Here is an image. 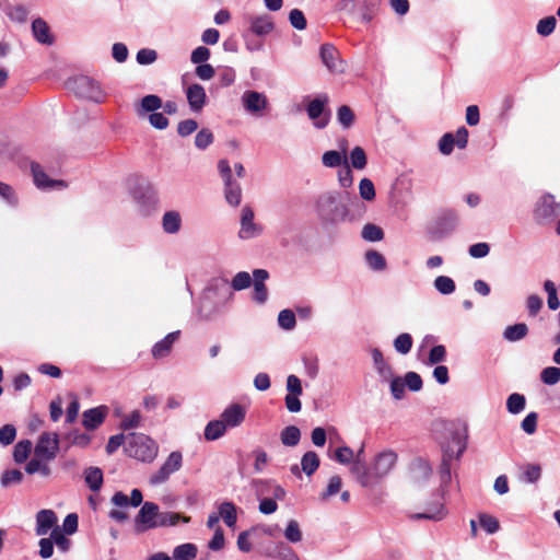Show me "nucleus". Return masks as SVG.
<instances>
[{
  "instance_id": "1",
  "label": "nucleus",
  "mask_w": 560,
  "mask_h": 560,
  "mask_svg": "<svg viewBox=\"0 0 560 560\" xmlns=\"http://www.w3.org/2000/svg\"><path fill=\"white\" fill-rule=\"evenodd\" d=\"M467 447L466 436L459 430L451 431V439L446 443L442 444V462L439 468L440 481H441V497L447 489L448 483L452 480L451 462L453 458L458 459ZM447 511L444 506L442 498L435 499L429 503L423 513H416L411 515L413 520H429V521H441L445 517Z\"/></svg>"
},
{
  "instance_id": "2",
  "label": "nucleus",
  "mask_w": 560,
  "mask_h": 560,
  "mask_svg": "<svg viewBox=\"0 0 560 560\" xmlns=\"http://www.w3.org/2000/svg\"><path fill=\"white\" fill-rule=\"evenodd\" d=\"M350 199L348 192L328 191L317 199L316 208L319 217L331 223L342 222L349 215L345 199Z\"/></svg>"
},
{
  "instance_id": "3",
  "label": "nucleus",
  "mask_w": 560,
  "mask_h": 560,
  "mask_svg": "<svg viewBox=\"0 0 560 560\" xmlns=\"http://www.w3.org/2000/svg\"><path fill=\"white\" fill-rule=\"evenodd\" d=\"M226 293V284L223 281H211L200 296L199 316L202 319L210 320L219 314L223 307Z\"/></svg>"
},
{
  "instance_id": "4",
  "label": "nucleus",
  "mask_w": 560,
  "mask_h": 560,
  "mask_svg": "<svg viewBox=\"0 0 560 560\" xmlns=\"http://www.w3.org/2000/svg\"><path fill=\"white\" fill-rule=\"evenodd\" d=\"M127 185L129 194L142 211L148 213L156 205V190L147 178L132 175L128 177Z\"/></svg>"
},
{
  "instance_id": "5",
  "label": "nucleus",
  "mask_w": 560,
  "mask_h": 560,
  "mask_svg": "<svg viewBox=\"0 0 560 560\" xmlns=\"http://www.w3.org/2000/svg\"><path fill=\"white\" fill-rule=\"evenodd\" d=\"M66 88L80 98L95 103H103L105 100V94L98 82L88 75H77L68 79Z\"/></svg>"
},
{
  "instance_id": "6",
  "label": "nucleus",
  "mask_w": 560,
  "mask_h": 560,
  "mask_svg": "<svg viewBox=\"0 0 560 560\" xmlns=\"http://www.w3.org/2000/svg\"><path fill=\"white\" fill-rule=\"evenodd\" d=\"M125 451L132 458L151 463L156 457L158 445L143 433H130Z\"/></svg>"
},
{
  "instance_id": "7",
  "label": "nucleus",
  "mask_w": 560,
  "mask_h": 560,
  "mask_svg": "<svg viewBox=\"0 0 560 560\" xmlns=\"http://www.w3.org/2000/svg\"><path fill=\"white\" fill-rule=\"evenodd\" d=\"M218 171L224 183V197L232 207L240 206L242 201V188L237 180L232 176V170L228 160L222 159L218 162Z\"/></svg>"
},
{
  "instance_id": "8",
  "label": "nucleus",
  "mask_w": 560,
  "mask_h": 560,
  "mask_svg": "<svg viewBox=\"0 0 560 560\" xmlns=\"http://www.w3.org/2000/svg\"><path fill=\"white\" fill-rule=\"evenodd\" d=\"M458 224V214L453 209L442 210L430 226V233L436 238L451 235Z\"/></svg>"
},
{
  "instance_id": "9",
  "label": "nucleus",
  "mask_w": 560,
  "mask_h": 560,
  "mask_svg": "<svg viewBox=\"0 0 560 560\" xmlns=\"http://www.w3.org/2000/svg\"><path fill=\"white\" fill-rule=\"evenodd\" d=\"M560 214V203L550 194L539 198L534 210V218L539 224L553 222Z\"/></svg>"
},
{
  "instance_id": "10",
  "label": "nucleus",
  "mask_w": 560,
  "mask_h": 560,
  "mask_svg": "<svg viewBox=\"0 0 560 560\" xmlns=\"http://www.w3.org/2000/svg\"><path fill=\"white\" fill-rule=\"evenodd\" d=\"M182 453L178 451L172 452L164 464L160 467V469L150 476L149 483L151 486H159L166 482L172 474L178 471L182 468Z\"/></svg>"
},
{
  "instance_id": "11",
  "label": "nucleus",
  "mask_w": 560,
  "mask_h": 560,
  "mask_svg": "<svg viewBox=\"0 0 560 560\" xmlns=\"http://www.w3.org/2000/svg\"><path fill=\"white\" fill-rule=\"evenodd\" d=\"M59 451V436L57 433L44 432L39 435L34 448V455L44 462L54 460Z\"/></svg>"
},
{
  "instance_id": "12",
  "label": "nucleus",
  "mask_w": 560,
  "mask_h": 560,
  "mask_svg": "<svg viewBox=\"0 0 560 560\" xmlns=\"http://www.w3.org/2000/svg\"><path fill=\"white\" fill-rule=\"evenodd\" d=\"M159 514L160 511L156 503L144 502L135 518V530L137 533H143L158 527Z\"/></svg>"
},
{
  "instance_id": "13",
  "label": "nucleus",
  "mask_w": 560,
  "mask_h": 560,
  "mask_svg": "<svg viewBox=\"0 0 560 560\" xmlns=\"http://www.w3.org/2000/svg\"><path fill=\"white\" fill-rule=\"evenodd\" d=\"M31 173L33 176V180L35 186L42 190H52V189H63L67 187L66 182L61 179H51L44 172L42 165L37 162L31 163Z\"/></svg>"
},
{
  "instance_id": "14",
  "label": "nucleus",
  "mask_w": 560,
  "mask_h": 560,
  "mask_svg": "<svg viewBox=\"0 0 560 560\" xmlns=\"http://www.w3.org/2000/svg\"><path fill=\"white\" fill-rule=\"evenodd\" d=\"M262 233V226L254 222V211L249 206L242 209L241 229L238 237L249 240L259 236Z\"/></svg>"
},
{
  "instance_id": "15",
  "label": "nucleus",
  "mask_w": 560,
  "mask_h": 560,
  "mask_svg": "<svg viewBox=\"0 0 560 560\" xmlns=\"http://www.w3.org/2000/svg\"><path fill=\"white\" fill-rule=\"evenodd\" d=\"M397 462V454L393 451H384L376 455L372 465V472L374 479L385 477L395 466Z\"/></svg>"
},
{
  "instance_id": "16",
  "label": "nucleus",
  "mask_w": 560,
  "mask_h": 560,
  "mask_svg": "<svg viewBox=\"0 0 560 560\" xmlns=\"http://www.w3.org/2000/svg\"><path fill=\"white\" fill-rule=\"evenodd\" d=\"M326 103L327 97H316L312 100L306 107V113L310 119L314 121V126L318 129L325 128L329 121V115H325Z\"/></svg>"
},
{
  "instance_id": "17",
  "label": "nucleus",
  "mask_w": 560,
  "mask_h": 560,
  "mask_svg": "<svg viewBox=\"0 0 560 560\" xmlns=\"http://www.w3.org/2000/svg\"><path fill=\"white\" fill-rule=\"evenodd\" d=\"M246 418V408L237 402L229 405L221 413L220 419L226 429L240 427Z\"/></svg>"
},
{
  "instance_id": "18",
  "label": "nucleus",
  "mask_w": 560,
  "mask_h": 560,
  "mask_svg": "<svg viewBox=\"0 0 560 560\" xmlns=\"http://www.w3.org/2000/svg\"><path fill=\"white\" fill-rule=\"evenodd\" d=\"M242 104L246 112L257 114L267 108L268 100L264 93L248 90L242 95Z\"/></svg>"
},
{
  "instance_id": "19",
  "label": "nucleus",
  "mask_w": 560,
  "mask_h": 560,
  "mask_svg": "<svg viewBox=\"0 0 560 560\" xmlns=\"http://www.w3.org/2000/svg\"><path fill=\"white\" fill-rule=\"evenodd\" d=\"M275 30V23L270 15L261 14L257 16H252L249 19V28L248 33L262 37L267 36Z\"/></svg>"
},
{
  "instance_id": "20",
  "label": "nucleus",
  "mask_w": 560,
  "mask_h": 560,
  "mask_svg": "<svg viewBox=\"0 0 560 560\" xmlns=\"http://www.w3.org/2000/svg\"><path fill=\"white\" fill-rule=\"evenodd\" d=\"M186 97L194 113H200L207 102L206 91L203 86L198 83H194L186 89Z\"/></svg>"
},
{
  "instance_id": "21",
  "label": "nucleus",
  "mask_w": 560,
  "mask_h": 560,
  "mask_svg": "<svg viewBox=\"0 0 560 560\" xmlns=\"http://www.w3.org/2000/svg\"><path fill=\"white\" fill-rule=\"evenodd\" d=\"M108 408L106 406H98L88 409L82 413V424L86 430L97 429L105 420Z\"/></svg>"
},
{
  "instance_id": "22",
  "label": "nucleus",
  "mask_w": 560,
  "mask_h": 560,
  "mask_svg": "<svg viewBox=\"0 0 560 560\" xmlns=\"http://www.w3.org/2000/svg\"><path fill=\"white\" fill-rule=\"evenodd\" d=\"M320 58L323 63L330 72H342V62L339 59L337 49L330 44H324L320 47Z\"/></svg>"
},
{
  "instance_id": "23",
  "label": "nucleus",
  "mask_w": 560,
  "mask_h": 560,
  "mask_svg": "<svg viewBox=\"0 0 560 560\" xmlns=\"http://www.w3.org/2000/svg\"><path fill=\"white\" fill-rule=\"evenodd\" d=\"M32 33L38 43L48 46L52 45L54 36L51 35L50 28L44 19L37 18L32 22Z\"/></svg>"
},
{
  "instance_id": "24",
  "label": "nucleus",
  "mask_w": 560,
  "mask_h": 560,
  "mask_svg": "<svg viewBox=\"0 0 560 560\" xmlns=\"http://www.w3.org/2000/svg\"><path fill=\"white\" fill-rule=\"evenodd\" d=\"M57 522V516L51 510H40L36 514V535L44 536L51 528H54Z\"/></svg>"
},
{
  "instance_id": "25",
  "label": "nucleus",
  "mask_w": 560,
  "mask_h": 560,
  "mask_svg": "<svg viewBox=\"0 0 560 560\" xmlns=\"http://www.w3.org/2000/svg\"><path fill=\"white\" fill-rule=\"evenodd\" d=\"M180 331L167 334L162 340L158 341L152 348L154 359H162L170 354L174 342L178 339Z\"/></svg>"
},
{
  "instance_id": "26",
  "label": "nucleus",
  "mask_w": 560,
  "mask_h": 560,
  "mask_svg": "<svg viewBox=\"0 0 560 560\" xmlns=\"http://www.w3.org/2000/svg\"><path fill=\"white\" fill-rule=\"evenodd\" d=\"M350 470L357 476V479L362 487H369L374 479L372 468L366 466L364 459H354Z\"/></svg>"
},
{
  "instance_id": "27",
  "label": "nucleus",
  "mask_w": 560,
  "mask_h": 560,
  "mask_svg": "<svg viewBox=\"0 0 560 560\" xmlns=\"http://www.w3.org/2000/svg\"><path fill=\"white\" fill-rule=\"evenodd\" d=\"M163 102L162 98L155 94H149L141 98L139 105L136 107V113L139 117L144 116L145 114L154 113L158 109L162 108Z\"/></svg>"
},
{
  "instance_id": "28",
  "label": "nucleus",
  "mask_w": 560,
  "mask_h": 560,
  "mask_svg": "<svg viewBox=\"0 0 560 560\" xmlns=\"http://www.w3.org/2000/svg\"><path fill=\"white\" fill-rule=\"evenodd\" d=\"M83 476H84V481H85L86 486L92 491L96 492V491L101 490L103 482H104L103 471L101 468L92 467V466L88 467L84 470Z\"/></svg>"
},
{
  "instance_id": "29",
  "label": "nucleus",
  "mask_w": 560,
  "mask_h": 560,
  "mask_svg": "<svg viewBox=\"0 0 560 560\" xmlns=\"http://www.w3.org/2000/svg\"><path fill=\"white\" fill-rule=\"evenodd\" d=\"M162 226L165 233L175 234L180 230L182 218L177 211H167L163 214Z\"/></svg>"
},
{
  "instance_id": "30",
  "label": "nucleus",
  "mask_w": 560,
  "mask_h": 560,
  "mask_svg": "<svg viewBox=\"0 0 560 560\" xmlns=\"http://www.w3.org/2000/svg\"><path fill=\"white\" fill-rule=\"evenodd\" d=\"M226 430L221 419H215L207 423L203 435L207 441H217L225 434Z\"/></svg>"
},
{
  "instance_id": "31",
  "label": "nucleus",
  "mask_w": 560,
  "mask_h": 560,
  "mask_svg": "<svg viewBox=\"0 0 560 560\" xmlns=\"http://www.w3.org/2000/svg\"><path fill=\"white\" fill-rule=\"evenodd\" d=\"M347 162L349 161L345 152L329 150L322 155L323 165L329 168L342 166Z\"/></svg>"
},
{
  "instance_id": "32",
  "label": "nucleus",
  "mask_w": 560,
  "mask_h": 560,
  "mask_svg": "<svg viewBox=\"0 0 560 560\" xmlns=\"http://www.w3.org/2000/svg\"><path fill=\"white\" fill-rule=\"evenodd\" d=\"M320 459L314 451H307L301 458V469L306 476H312L319 467Z\"/></svg>"
},
{
  "instance_id": "33",
  "label": "nucleus",
  "mask_w": 560,
  "mask_h": 560,
  "mask_svg": "<svg viewBox=\"0 0 560 560\" xmlns=\"http://www.w3.org/2000/svg\"><path fill=\"white\" fill-rule=\"evenodd\" d=\"M528 334V327L525 323H517L508 326L503 331V338L508 341L515 342L525 338Z\"/></svg>"
},
{
  "instance_id": "34",
  "label": "nucleus",
  "mask_w": 560,
  "mask_h": 560,
  "mask_svg": "<svg viewBox=\"0 0 560 560\" xmlns=\"http://www.w3.org/2000/svg\"><path fill=\"white\" fill-rule=\"evenodd\" d=\"M219 517L223 520L228 527H234L237 522L236 506L232 502H223L219 506Z\"/></svg>"
},
{
  "instance_id": "35",
  "label": "nucleus",
  "mask_w": 560,
  "mask_h": 560,
  "mask_svg": "<svg viewBox=\"0 0 560 560\" xmlns=\"http://www.w3.org/2000/svg\"><path fill=\"white\" fill-rule=\"evenodd\" d=\"M520 480L528 483L537 482L541 477V467L538 464H525L521 466Z\"/></svg>"
},
{
  "instance_id": "36",
  "label": "nucleus",
  "mask_w": 560,
  "mask_h": 560,
  "mask_svg": "<svg viewBox=\"0 0 560 560\" xmlns=\"http://www.w3.org/2000/svg\"><path fill=\"white\" fill-rule=\"evenodd\" d=\"M198 552L197 546L191 542L178 545L173 550L174 560H192Z\"/></svg>"
},
{
  "instance_id": "37",
  "label": "nucleus",
  "mask_w": 560,
  "mask_h": 560,
  "mask_svg": "<svg viewBox=\"0 0 560 560\" xmlns=\"http://www.w3.org/2000/svg\"><path fill=\"white\" fill-rule=\"evenodd\" d=\"M280 440L284 446H296L301 440V431L295 425H288L281 431Z\"/></svg>"
},
{
  "instance_id": "38",
  "label": "nucleus",
  "mask_w": 560,
  "mask_h": 560,
  "mask_svg": "<svg viewBox=\"0 0 560 560\" xmlns=\"http://www.w3.org/2000/svg\"><path fill=\"white\" fill-rule=\"evenodd\" d=\"M180 521L184 523H189L190 517L180 515L175 512H160L159 518H158V527L174 526V525H177Z\"/></svg>"
},
{
  "instance_id": "39",
  "label": "nucleus",
  "mask_w": 560,
  "mask_h": 560,
  "mask_svg": "<svg viewBox=\"0 0 560 560\" xmlns=\"http://www.w3.org/2000/svg\"><path fill=\"white\" fill-rule=\"evenodd\" d=\"M434 289L442 295H451L456 290L455 281L448 276H439L433 281Z\"/></svg>"
},
{
  "instance_id": "40",
  "label": "nucleus",
  "mask_w": 560,
  "mask_h": 560,
  "mask_svg": "<svg viewBox=\"0 0 560 560\" xmlns=\"http://www.w3.org/2000/svg\"><path fill=\"white\" fill-rule=\"evenodd\" d=\"M32 442L30 440H22L14 445L13 459L16 464L26 462L32 452Z\"/></svg>"
},
{
  "instance_id": "41",
  "label": "nucleus",
  "mask_w": 560,
  "mask_h": 560,
  "mask_svg": "<svg viewBox=\"0 0 560 560\" xmlns=\"http://www.w3.org/2000/svg\"><path fill=\"white\" fill-rule=\"evenodd\" d=\"M372 359L375 365V369L377 370L378 374L383 377L392 376L393 371L390 365L385 361L383 353L380 349L374 348L372 350Z\"/></svg>"
},
{
  "instance_id": "42",
  "label": "nucleus",
  "mask_w": 560,
  "mask_h": 560,
  "mask_svg": "<svg viewBox=\"0 0 560 560\" xmlns=\"http://www.w3.org/2000/svg\"><path fill=\"white\" fill-rule=\"evenodd\" d=\"M66 535L67 534L63 533L59 526H55L50 533L52 544H56L58 549L62 552H67L71 548V540L67 538Z\"/></svg>"
},
{
  "instance_id": "43",
  "label": "nucleus",
  "mask_w": 560,
  "mask_h": 560,
  "mask_svg": "<svg viewBox=\"0 0 560 560\" xmlns=\"http://www.w3.org/2000/svg\"><path fill=\"white\" fill-rule=\"evenodd\" d=\"M526 405L525 396L518 393L511 394L506 399V409L512 415H517L524 410Z\"/></svg>"
},
{
  "instance_id": "44",
  "label": "nucleus",
  "mask_w": 560,
  "mask_h": 560,
  "mask_svg": "<svg viewBox=\"0 0 560 560\" xmlns=\"http://www.w3.org/2000/svg\"><path fill=\"white\" fill-rule=\"evenodd\" d=\"M350 167L355 170H363L368 164L365 151L361 147H354L350 152Z\"/></svg>"
},
{
  "instance_id": "45",
  "label": "nucleus",
  "mask_w": 560,
  "mask_h": 560,
  "mask_svg": "<svg viewBox=\"0 0 560 560\" xmlns=\"http://www.w3.org/2000/svg\"><path fill=\"white\" fill-rule=\"evenodd\" d=\"M365 260L369 267L373 270L381 271L386 268V260L384 256L376 250H368L365 253Z\"/></svg>"
},
{
  "instance_id": "46",
  "label": "nucleus",
  "mask_w": 560,
  "mask_h": 560,
  "mask_svg": "<svg viewBox=\"0 0 560 560\" xmlns=\"http://www.w3.org/2000/svg\"><path fill=\"white\" fill-rule=\"evenodd\" d=\"M394 348L400 354H407L412 348V337L408 332H402L394 339Z\"/></svg>"
},
{
  "instance_id": "47",
  "label": "nucleus",
  "mask_w": 560,
  "mask_h": 560,
  "mask_svg": "<svg viewBox=\"0 0 560 560\" xmlns=\"http://www.w3.org/2000/svg\"><path fill=\"white\" fill-rule=\"evenodd\" d=\"M361 235L362 238L368 242H378L383 240L384 232L380 226L373 223H368L363 226Z\"/></svg>"
},
{
  "instance_id": "48",
  "label": "nucleus",
  "mask_w": 560,
  "mask_h": 560,
  "mask_svg": "<svg viewBox=\"0 0 560 560\" xmlns=\"http://www.w3.org/2000/svg\"><path fill=\"white\" fill-rule=\"evenodd\" d=\"M278 325L284 330H292L296 325V317L293 311L285 308L278 314Z\"/></svg>"
},
{
  "instance_id": "49",
  "label": "nucleus",
  "mask_w": 560,
  "mask_h": 560,
  "mask_svg": "<svg viewBox=\"0 0 560 560\" xmlns=\"http://www.w3.org/2000/svg\"><path fill=\"white\" fill-rule=\"evenodd\" d=\"M23 480V474L19 469H8L3 471L0 478V483L3 488L12 485H18Z\"/></svg>"
},
{
  "instance_id": "50",
  "label": "nucleus",
  "mask_w": 560,
  "mask_h": 560,
  "mask_svg": "<svg viewBox=\"0 0 560 560\" xmlns=\"http://www.w3.org/2000/svg\"><path fill=\"white\" fill-rule=\"evenodd\" d=\"M337 119L343 129H348L353 125L354 114L348 105H341L337 112Z\"/></svg>"
},
{
  "instance_id": "51",
  "label": "nucleus",
  "mask_w": 560,
  "mask_h": 560,
  "mask_svg": "<svg viewBox=\"0 0 560 560\" xmlns=\"http://www.w3.org/2000/svg\"><path fill=\"white\" fill-rule=\"evenodd\" d=\"M540 380L546 385H556L560 382V368L547 366L540 372Z\"/></svg>"
},
{
  "instance_id": "52",
  "label": "nucleus",
  "mask_w": 560,
  "mask_h": 560,
  "mask_svg": "<svg viewBox=\"0 0 560 560\" xmlns=\"http://www.w3.org/2000/svg\"><path fill=\"white\" fill-rule=\"evenodd\" d=\"M272 557H277L281 560H300L296 552L288 545L280 542L276 546L275 552L270 553Z\"/></svg>"
},
{
  "instance_id": "53",
  "label": "nucleus",
  "mask_w": 560,
  "mask_h": 560,
  "mask_svg": "<svg viewBox=\"0 0 560 560\" xmlns=\"http://www.w3.org/2000/svg\"><path fill=\"white\" fill-rule=\"evenodd\" d=\"M412 470H413L416 479H420L421 478L424 481L428 480L429 477L432 474L431 466L425 460H423V459H417L412 464Z\"/></svg>"
},
{
  "instance_id": "54",
  "label": "nucleus",
  "mask_w": 560,
  "mask_h": 560,
  "mask_svg": "<svg viewBox=\"0 0 560 560\" xmlns=\"http://www.w3.org/2000/svg\"><path fill=\"white\" fill-rule=\"evenodd\" d=\"M284 537L290 542H300L302 540V532L300 525L295 520H290L284 530Z\"/></svg>"
},
{
  "instance_id": "55",
  "label": "nucleus",
  "mask_w": 560,
  "mask_h": 560,
  "mask_svg": "<svg viewBox=\"0 0 560 560\" xmlns=\"http://www.w3.org/2000/svg\"><path fill=\"white\" fill-rule=\"evenodd\" d=\"M360 197L366 201L375 198V187L370 178H362L359 184Z\"/></svg>"
},
{
  "instance_id": "56",
  "label": "nucleus",
  "mask_w": 560,
  "mask_h": 560,
  "mask_svg": "<svg viewBox=\"0 0 560 560\" xmlns=\"http://www.w3.org/2000/svg\"><path fill=\"white\" fill-rule=\"evenodd\" d=\"M556 18L550 15L541 19L536 26V31L541 36H549L556 28Z\"/></svg>"
},
{
  "instance_id": "57",
  "label": "nucleus",
  "mask_w": 560,
  "mask_h": 560,
  "mask_svg": "<svg viewBox=\"0 0 560 560\" xmlns=\"http://www.w3.org/2000/svg\"><path fill=\"white\" fill-rule=\"evenodd\" d=\"M141 413L139 410H133L130 415L122 418L120 422V429L124 431H128L131 429H136L141 423Z\"/></svg>"
},
{
  "instance_id": "58",
  "label": "nucleus",
  "mask_w": 560,
  "mask_h": 560,
  "mask_svg": "<svg viewBox=\"0 0 560 560\" xmlns=\"http://www.w3.org/2000/svg\"><path fill=\"white\" fill-rule=\"evenodd\" d=\"M213 142V133L208 128H202L195 137V145L200 149H207Z\"/></svg>"
},
{
  "instance_id": "59",
  "label": "nucleus",
  "mask_w": 560,
  "mask_h": 560,
  "mask_svg": "<svg viewBox=\"0 0 560 560\" xmlns=\"http://www.w3.org/2000/svg\"><path fill=\"white\" fill-rule=\"evenodd\" d=\"M252 283V278L248 272L240 271L232 279L231 287L235 291L247 289Z\"/></svg>"
},
{
  "instance_id": "60",
  "label": "nucleus",
  "mask_w": 560,
  "mask_h": 560,
  "mask_svg": "<svg viewBox=\"0 0 560 560\" xmlns=\"http://www.w3.org/2000/svg\"><path fill=\"white\" fill-rule=\"evenodd\" d=\"M404 384L411 392H419L422 388L423 382L421 376L416 372H407L404 376Z\"/></svg>"
},
{
  "instance_id": "61",
  "label": "nucleus",
  "mask_w": 560,
  "mask_h": 560,
  "mask_svg": "<svg viewBox=\"0 0 560 560\" xmlns=\"http://www.w3.org/2000/svg\"><path fill=\"white\" fill-rule=\"evenodd\" d=\"M479 523L480 526L488 533V534H494L499 530L500 525L499 521L488 514H480L479 515Z\"/></svg>"
},
{
  "instance_id": "62",
  "label": "nucleus",
  "mask_w": 560,
  "mask_h": 560,
  "mask_svg": "<svg viewBox=\"0 0 560 560\" xmlns=\"http://www.w3.org/2000/svg\"><path fill=\"white\" fill-rule=\"evenodd\" d=\"M338 182L339 185L343 188H349L353 184V175L350 168L349 162L341 166L338 171Z\"/></svg>"
},
{
  "instance_id": "63",
  "label": "nucleus",
  "mask_w": 560,
  "mask_h": 560,
  "mask_svg": "<svg viewBox=\"0 0 560 560\" xmlns=\"http://www.w3.org/2000/svg\"><path fill=\"white\" fill-rule=\"evenodd\" d=\"M289 21L290 24L299 31L306 28V19L304 16V13L300 9H292L290 11Z\"/></svg>"
},
{
  "instance_id": "64",
  "label": "nucleus",
  "mask_w": 560,
  "mask_h": 560,
  "mask_svg": "<svg viewBox=\"0 0 560 560\" xmlns=\"http://www.w3.org/2000/svg\"><path fill=\"white\" fill-rule=\"evenodd\" d=\"M136 59L139 65H151L158 59V52L154 49L142 48L137 52Z\"/></svg>"
}]
</instances>
